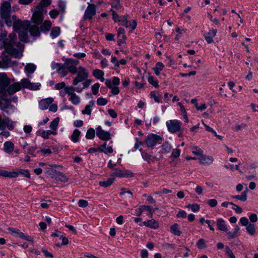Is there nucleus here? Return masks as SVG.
Wrapping results in <instances>:
<instances>
[{
	"label": "nucleus",
	"instance_id": "nucleus-1",
	"mask_svg": "<svg viewBox=\"0 0 258 258\" xmlns=\"http://www.w3.org/2000/svg\"><path fill=\"white\" fill-rule=\"evenodd\" d=\"M16 35L14 33L9 34L8 38L3 41L5 49L8 53L15 57H20L22 55L24 46L20 43H16Z\"/></svg>",
	"mask_w": 258,
	"mask_h": 258
},
{
	"label": "nucleus",
	"instance_id": "nucleus-2",
	"mask_svg": "<svg viewBox=\"0 0 258 258\" xmlns=\"http://www.w3.org/2000/svg\"><path fill=\"white\" fill-rule=\"evenodd\" d=\"M13 26L15 31L19 33V39L23 42H27L28 39V29L30 26L29 21H22L16 19L15 16H13Z\"/></svg>",
	"mask_w": 258,
	"mask_h": 258
},
{
	"label": "nucleus",
	"instance_id": "nucleus-3",
	"mask_svg": "<svg viewBox=\"0 0 258 258\" xmlns=\"http://www.w3.org/2000/svg\"><path fill=\"white\" fill-rule=\"evenodd\" d=\"M11 6L8 2H4L1 7V17L5 20V23L8 26L12 24V21L11 19Z\"/></svg>",
	"mask_w": 258,
	"mask_h": 258
},
{
	"label": "nucleus",
	"instance_id": "nucleus-4",
	"mask_svg": "<svg viewBox=\"0 0 258 258\" xmlns=\"http://www.w3.org/2000/svg\"><path fill=\"white\" fill-rule=\"evenodd\" d=\"M111 175L112 177H132L134 176V174L127 170H122L118 168H116L111 172Z\"/></svg>",
	"mask_w": 258,
	"mask_h": 258
},
{
	"label": "nucleus",
	"instance_id": "nucleus-5",
	"mask_svg": "<svg viewBox=\"0 0 258 258\" xmlns=\"http://www.w3.org/2000/svg\"><path fill=\"white\" fill-rule=\"evenodd\" d=\"M10 84V79L5 73H0V94L4 93L6 91L7 87Z\"/></svg>",
	"mask_w": 258,
	"mask_h": 258
},
{
	"label": "nucleus",
	"instance_id": "nucleus-6",
	"mask_svg": "<svg viewBox=\"0 0 258 258\" xmlns=\"http://www.w3.org/2000/svg\"><path fill=\"white\" fill-rule=\"evenodd\" d=\"M88 77V73L83 67H79L77 76L73 80V84L77 85L79 82L84 81Z\"/></svg>",
	"mask_w": 258,
	"mask_h": 258
},
{
	"label": "nucleus",
	"instance_id": "nucleus-7",
	"mask_svg": "<svg viewBox=\"0 0 258 258\" xmlns=\"http://www.w3.org/2000/svg\"><path fill=\"white\" fill-rule=\"evenodd\" d=\"M166 125L168 131L172 133L180 131L181 127L180 122L177 120H170L166 122Z\"/></svg>",
	"mask_w": 258,
	"mask_h": 258
},
{
	"label": "nucleus",
	"instance_id": "nucleus-8",
	"mask_svg": "<svg viewBox=\"0 0 258 258\" xmlns=\"http://www.w3.org/2000/svg\"><path fill=\"white\" fill-rule=\"evenodd\" d=\"M161 140L162 138L160 136L155 134H150L147 136L146 143L148 147H153Z\"/></svg>",
	"mask_w": 258,
	"mask_h": 258
},
{
	"label": "nucleus",
	"instance_id": "nucleus-9",
	"mask_svg": "<svg viewBox=\"0 0 258 258\" xmlns=\"http://www.w3.org/2000/svg\"><path fill=\"white\" fill-rule=\"evenodd\" d=\"M21 86L22 88H27L31 90H37L40 86L39 83H32L27 79H23L21 80Z\"/></svg>",
	"mask_w": 258,
	"mask_h": 258
},
{
	"label": "nucleus",
	"instance_id": "nucleus-10",
	"mask_svg": "<svg viewBox=\"0 0 258 258\" xmlns=\"http://www.w3.org/2000/svg\"><path fill=\"white\" fill-rule=\"evenodd\" d=\"M43 19V15L42 11L38 10L35 11L32 17L31 20L35 24H40Z\"/></svg>",
	"mask_w": 258,
	"mask_h": 258
},
{
	"label": "nucleus",
	"instance_id": "nucleus-11",
	"mask_svg": "<svg viewBox=\"0 0 258 258\" xmlns=\"http://www.w3.org/2000/svg\"><path fill=\"white\" fill-rule=\"evenodd\" d=\"M96 13L95 6L93 4H89V6L85 11L84 15L85 19H91L92 16L95 15Z\"/></svg>",
	"mask_w": 258,
	"mask_h": 258
},
{
	"label": "nucleus",
	"instance_id": "nucleus-12",
	"mask_svg": "<svg viewBox=\"0 0 258 258\" xmlns=\"http://www.w3.org/2000/svg\"><path fill=\"white\" fill-rule=\"evenodd\" d=\"M7 87L8 88L6 91L10 95H13L17 91H20L22 88L21 85L19 82H15Z\"/></svg>",
	"mask_w": 258,
	"mask_h": 258
},
{
	"label": "nucleus",
	"instance_id": "nucleus-13",
	"mask_svg": "<svg viewBox=\"0 0 258 258\" xmlns=\"http://www.w3.org/2000/svg\"><path fill=\"white\" fill-rule=\"evenodd\" d=\"M96 135L102 140L107 141L110 138V133L103 131L100 126L97 128Z\"/></svg>",
	"mask_w": 258,
	"mask_h": 258
},
{
	"label": "nucleus",
	"instance_id": "nucleus-14",
	"mask_svg": "<svg viewBox=\"0 0 258 258\" xmlns=\"http://www.w3.org/2000/svg\"><path fill=\"white\" fill-rule=\"evenodd\" d=\"M118 21L121 22L122 23L123 25L125 26V27L128 28L131 27L132 30H134L136 29L137 23L136 20H134L132 22L133 25L131 24H128V22L127 21V18L126 16H123L120 17V19H118Z\"/></svg>",
	"mask_w": 258,
	"mask_h": 258
},
{
	"label": "nucleus",
	"instance_id": "nucleus-15",
	"mask_svg": "<svg viewBox=\"0 0 258 258\" xmlns=\"http://www.w3.org/2000/svg\"><path fill=\"white\" fill-rule=\"evenodd\" d=\"M217 30L212 29L210 30L207 33L204 35V37L208 43L213 42V38L216 35Z\"/></svg>",
	"mask_w": 258,
	"mask_h": 258
},
{
	"label": "nucleus",
	"instance_id": "nucleus-16",
	"mask_svg": "<svg viewBox=\"0 0 258 258\" xmlns=\"http://www.w3.org/2000/svg\"><path fill=\"white\" fill-rule=\"evenodd\" d=\"M53 101L51 98H48L45 99H42L39 102V107L41 110L46 109Z\"/></svg>",
	"mask_w": 258,
	"mask_h": 258
},
{
	"label": "nucleus",
	"instance_id": "nucleus-17",
	"mask_svg": "<svg viewBox=\"0 0 258 258\" xmlns=\"http://www.w3.org/2000/svg\"><path fill=\"white\" fill-rule=\"evenodd\" d=\"M143 225L149 227L151 228L157 229L159 226V223L155 219H151L147 221H145L142 223Z\"/></svg>",
	"mask_w": 258,
	"mask_h": 258
},
{
	"label": "nucleus",
	"instance_id": "nucleus-18",
	"mask_svg": "<svg viewBox=\"0 0 258 258\" xmlns=\"http://www.w3.org/2000/svg\"><path fill=\"white\" fill-rule=\"evenodd\" d=\"M38 25L35 24L29 26V32L31 35L33 36H39L40 31L38 26Z\"/></svg>",
	"mask_w": 258,
	"mask_h": 258
},
{
	"label": "nucleus",
	"instance_id": "nucleus-19",
	"mask_svg": "<svg viewBox=\"0 0 258 258\" xmlns=\"http://www.w3.org/2000/svg\"><path fill=\"white\" fill-rule=\"evenodd\" d=\"M217 225L219 230L227 232L228 228L225 224V222L222 219H219L217 221Z\"/></svg>",
	"mask_w": 258,
	"mask_h": 258
},
{
	"label": "nucleus",
	"instance_id": "nucleus-20",
	"mask_svg": "<svg viewBox=\"0 0 258 258\" xmlns=\"http://www.w3.org/2000/svg\"><path fill=\"white\" fill-rule=\"evenodd\" d=\"M200 161V163L202 164H205L206 163H208V161H211L212 162L213 160L212 157H207L206 155H204L203 152L199 156L198 158Z\"/></svg>",
	"mask_w": 258,
	"mask_h": 258
},
{
	"label": "nucleus",
	"instance_id": "nucleus-21",
	"mask_svg": "<svg viewBox=\"0 0 258 258\" xmlns=\"http://www.w3.org/2000/svg\"><path fill=\"white\" fill-rule=\"evenodd\" d=\"M106 147V143H104L103 145L98 146V151L101 152H103L105 154L112 153L113 152V150L111 147H107V151H105V149Z\"/></svg>",
	"mask_w": 258,
	"mask_h": 258
},
{
	"label": "nucleus",
	"instance_id": "nucleus-22",
	"mask_svg": "<svg viewBox=\"0 0 258 258\" xmlns=\"http://www.w3.org/2000/svg\"><path fill=\"white\" fill-rule=\"evenodd\" d=\"M19 175V172L18 171H15L12 172H8L6 170H3V176L5 177H11V178H15L18 177Z\"/></svg>",
	"mask_w": 258,
	"mask_h": 258
},
{
	"label": "nucleus",
	"instance_id": "nucleus-23",
	"mask_svg": "<svg viewBox=\"0 0 258 258\" xmlns=\"http://www.w3.org/2000/svg\"><path fill=\"white\" fill-rule=\"evenodd\" d=\"M14 145L11 142H6L4 144V150L7 153H11L14 150Z\"/></svg>",
	"mask_w": 258,
	"mask_h": 258
},
{
	"label": "nucleus",
	"instance_id": "nucleus-24",
	"mask_svg": "<svg viewBox=\"0 0 258 258\" xmlns=\"http://www.w3.org/2000/svg\"><path fill=\"white\" fill-rule=\"evenodd\" d=\"M114 180V177L110 178L108 179V180L107 181H99V184L101 186L107 187L110 186L113 183Z\"/></svg>",
	"mask_w": 258,
	"mask_h": 258
},
{
	"label": "nucleus",
	"instance_id": "nucleus-25",
	"mask_svg": "<svg viewBox=\"0 0 258 258\" xmlns=\"http://www.w3.org/2000/svg\"><path fill=\"white\" fill-rule=\"evenodd\" d=\"M164 66L163 63L158 62L156 63L155 67L153 68L156 75H159L160 72L163 70Z\"/></svg>",
	"mask_w": 258,
	"mask_h": 258
},
{
	"label": "nucleus",
	"instance_id": "nucleus-26",
	"mask_svg": "<svg viewBox=\"0 0 258 258\" xmlns=\"http://www.w3.org/2000/svg\"><path fill=\"white\" fill-rule=\"evenodd\" d=\"M51 26V23L50 21L46 20L40 26L41 31H47L49 30Z\"/></svg>",
	"mask_w": 258,
	"mask_h": 258
},
{
	"label": "nucleus",
	"instance_id": "nucleus-27",
	"mask_svg": "<svg viewBox=\"0 0 258 258\" xmlns=\"http://www.w3.org/2000/svg\"><path fill=\"white\" fill-rule=\"evenodd\" d=\"M79 63V61L77 60H75L71 58H67L65 60V62L64 63V66L69 67V66H77Z\"/></svg>",
	"mask_w": 258,
	"mask_h": 258
},
{
	"label": "nucleus",
	"instance_id": "nucleus-28",
	"mask_svg": "<svg viewBox=\"0 0 258 258\" xmlns=\"http://www.w3.org/2000/svg\"><path fill=\"white\" fill-rule=\"evenodd\" d=\"M171 232L174 235L179 236L181 232L178 229V225L176 223L172 225L170 227Z\"/></svg>",
	"mask_w": 258,
	"mask_h": 258
},
{
	"label": "nucleus",
	"instance_id": "nucleus-29",
	"mask_svg": "<svg viewBox=\"0 0 258 258\" xmlns=\"http://www.w3.org/2000/svg\"><path fill=\"white\" fill-rule=\"evenodd\" d=\"M56 179L62 182H67L69 181V178L64 174L60 172H57Z\"/></svg>",
	"mask_w": 258,
	"mask_h": 258
},
{
	"label": "nucleus",
	"instance_id": "nucleus-30",
	"mask_svg": "<svg viewBox=\"0 0 258 258\" xmlns=\"http://www.w3.org/2000/svg\"><path fill=\"white\" fill-rule=\"evenodd\" d=\"M94 102L91 101L90 102V104L86 106L85 109L82 111V113L83 114L90 115L91 112V107L94 105Z\"/></svg>",
	"mask_w": 258,
	"mask_h": 258
},
{
	"label": "nucleus",
	"instance_id": "nucleus-31",
	"mask_svg": "<svg viewBox=\"0 0 258 258\" xmlns=\"http://www.w3.org/2000/svg\"><path fill=\"white\" fill-rule=\"evenodd\" d=\"M18 236L22 239H25L29 242H32V243L34 242L33 238L29 235H27L25 234L24 233L22 232H20Z\"/></svg>",
	"mask_w": 258,
	"mask_h": 258
},
{
	"label": "nucleus",
	"instance_id": "nucleus-32",
	"mask_svg": "<svg viewBox=\"0 0 258 258\" xmlns=\"http://www.w3.org/2000/svg\"><path fill=\"white\" fill-rule=\"evenodd\" d=\"M9 120L8 118L2 119L0 116V130H4L8 126Z\"/></svg>",
	"mask_w": 258,
	"mask_h": 258
},
{
	"label": "nucleus",
	"instance_id": "nucleus-33",
	"mask_svg": "<svg viewBox=\"0 0 258 258\" xmlns=\"http://www.w3.org/2000/svg\"><path fill=\"white\" fill-rule=\"evenodd\" d=\"M246 190H247V189ZM246 191H244L241 193V195L234 196L232 198L244 202L247 199Z\"/></svg>",
	"mask_w": 258,
	"mask_h": 258
},
{
	"label": "nucleus",
	"instance_id": "nucleus-34",
	"mask_svg": "<svg viewBox=\"0 0 258 258\" xmlns=\"http://www.w3.org/2000/svg\"><path fill=\"white\" fill-rule=\"evenodd\" d=\"M67 68L64 66V64H62L61 68H59L57 70L58 73L60 74L62 77H64L67 75L68 71Z\"/></svg>",
	"mask_w": 258,
	"mask_h": 258
},
{
	"label": "nucleus",
	"instance_id": "nucleus-35",
	"mask_svg": "<svg viewBox=\"0 0 258 258\" xmlns=\"http://www.w3.org/2000/svg\"><path fill=\"white\" fill-rule=\"evenodd\" d=\"M81 132L78 130H75L73 135H72L71 138L73 141L77 142L79 140V137L80 135Z\"/></svg>",
	"mask_w": 258,
	"mask_h": 258
},
{
	"label": "nucleus",
	"instance_id": "nucleus-36",
	"mask_svg": "<svg viewBox=\"0 0 258 258\" xmlns=\"http://www.w3.org/2000/svg\"><path fill=\"white\" fill-rule=\"evenodd\" d=\"M51 3V0H41L39 4L37 6V8L39 9L43 7H47Z\"/></svg>",
	"mask_w": 258,
	"mask_h": 258
},
{
	"label": "nucleus",
	"instance_id": "nucleus-37",
	"mask_svg": "<svg viewBox=\"0 0 258 258\" xmlns=\"http://www.w3.org/2000/svg\"><path fill=\"white\" fill-rule=\"evenodd\" d=\"M25 69L28 73H32L35 70L36 66L34 64L28 63L26 66Z\"/></svg>",
	"mask_w": 258,
	"mask_h": 258
},
{
	"label": "nucleus",
	"instance_id": "nucleus-38",
	"mask_svg": "<svg viewBox=\"0 0 258 258\" xmlns=\"http://www.w3.org/2000/svg\"><path fill=\"white\" fill-rule=\"evenodd\" d=\"M142 156L144 160L146 161L149 164H150L151 161L152 160L153 158H154V157H152L151 155L146 152H142Z\"/></svg>",
	"mask_w": 258,
	"mask_h": 258
},
{
	"label": "nucleus",
	"instance_id": "nucleus-39",
	"mask_svg": "<svg viewBox=\"0 0 258 258\" xmlns=\"http://www.w3.org/2000/svg\"><path fill=\"white\" fill-rule=\"evenodd\" d=\"M60 33V28L58 27L52 28L50 35L53 37H55L58 36Z\"/></svg>",
	"mask_w": 258,
	"mask_h": 258
},
{
	"label": "nucleus",
	"instance_id": "nucleus-40",
	"mask_svg": "<svg viewBox=\"0 0 258 258\" xmlns=\"http://www.w3.org/2000/svg\"><path fill=\"white\" fill-rule=\"evenodd\" d=\"M246 230L251 235H253L255 233L254 225L252 224H249L246 227Z\"/></svg>",
	"mask_w": 258,
	"mask_h": 258
},
{
	"label": "nucleus",
	"instance_id": "nucleus-41",
	"mask_svg": "<svg viewBox=\"0 0 258 258\" xmlns=\"http://www.w3.org/2000/svg\"><path fill=\"white\" fill-rule=\"evenodd\" d=\"M93 74L95 78L99 79V78H102V76L104 75V73L100 70L96 69L93 71Z\"/></svg>",
	"mask_w": 258,
	"mask_h": 258
},
{
	"label": "nucleus",
	"instance_id": "nucleus-42",
	"mask_svg": "<svg viewBox=\"0 0 258 258\" xmlns=\"http://www.w3.org/2000/svg\"><path fill=\"white\" fill-rule=\"evenodd\" d=\"M70 100L74 104H77L80 102V98L77 96L75 93H72L71 96Z\"/></svg>",
	"mask_w": 258,
	"mask_h": 258
},
{
	"label": "nucleus",
	"instance_id": "nucleus-43",
	"mask_svg": "<svg viewBox=\"0 0 258 258\" xmlns=\"http://www.w3.org/2000/svg\"><path fill=\"white\" fill-rule=\"evenodd\" d=\"M91 82V81L90 80H86L82 84V85H83V87H81L80 88L79 87H77V89H76L77 91L79 92H81L83 89L88 87L90 85Z\"/></svg>",
	"mask_w": 258,
	"mask_h": 258
},
{
	"label": "nucleus",
	"instance_id": "nucleus-44",
	"mask_svg": "<svg viewBox=\"0 0 258 258\" xmlns=\"http://www.w3.org/2000/svg\"><path fill=\"white\" fill-rule=\"evenodd\" d=\"M95 136V131L94 129L90 128H89L86 134V137L88 139H92Z\"/></svg>",
	"mask_w": 258,
	"mask_h": 258
},
{
	"label": "nucleus",
	"instance_id": "nucleus-45",
	"mask_svg": "<svg viewBox=\"0 0 258 258\" xmlns=\"http://www.w3.org/2000/svg\"><path fill=\"white\" fill-rule=\"evenodd\" d=\"M192 149V153L194 154L198 155L199 156L200 155H201V154L203 152V151L201 149L199 148L197 146L193 147Z\"/></svg>",
	"mask_w": 258,
	"mask_h": 258
},
{
	"label": "nucleus",
	"instance_id": "nucleus-46",
	"mask_svg": "<svg viewBox=\"0 0 258 258\" xmlns=\"http://www.w3.org/2000/svg\"><path fill=\"white\" fill-rule=\"evenodd\" d=\"M197 246L200 249L206 248V245L205 240L203 238L200 239L197 242Z\"/></svg>",
	"mask_w": 258,
	"mask_h": 258
},
{
	"label": "nucleus",
	"instance_id": "nucleus-47",
	"mask_svg": "<svg viewBox=\"0 0 258 258\" xmlns=\"http://www.w3.org/2000/svg\"><path fill=\"white\" fill-rule=\"evenodd\" d=\"M162 149L166 152H169L171 149V146L170 145V144L167 142H165L162 145Z\"/></svg>",
	"mask_w": 258,
	"mask_h": 258
},
{
	"label": "nucleus",
	"instance_id": "nucleus-48",
	"mask_svg": "<svg viewBox=\"0 0 258 258\" xmlns=\"http://www.w3.org/2000/svg\"><path fill=\"white\" fill-rule=\"evenodd\" d=\"M17 171L18 172H19V174L24 175L27 178H30V173L28 170L20 169Z\"/></svg>",
	"mask_w": 258,
	"mask_h": 258
},
{
	"label": "nucleus",
	"instance_id": "nucleus-49",
	"mask_svg": "<svg viewBox=\"0 0 258 258\" xmlns=\"http://www.w3.org/2000/svg\"><path fill=\"white\" fill-rule=\"evenodd\" d=\"M58 124V118L54 119L50 124V128L53 130H56L57 125Z\"/></svg>",
	"mask_w": 258,
	"mask_h": 258
},
{
	"label": "nucleus",
	"instance_id": "nucleus-50",
	"mask_svg": "<svg viewBox=\"0 0 258 258\" xmlns=\"http://www.w3.org/2000/svg\"><path fill=\"white\" fill-rule=\"evenodd\" d=\"M191 207V210L194 212H198L200 210V206L198 204H189L186 206V208Z\"/></svg>",
	"mask_w": 258,
	"mask_h": 258
},
{
	"label": "nucleus",
	"instance_id": "nucleus-51",
	"mask_svg": "<svg viewBox=\"0 0 258 258\" xmlns=\"http://www.w3.org/2000/svg\"><path fill=\"white\" fill-rule=\"evenodd\" d=\"M89 205L88 201L84 200H80L78 202V205L81 208L87 207Z\"/></svg>",
	"mask_w": 258,
	"mask_h": 258
},
{
	"label": "nucleus",
	"instance_id": "nucleus-52",
	"mask_svg": "<svg viewBox=\"0 0 258 258\" xmlns=\"http://www.w3.org/2000/svg\"><path fill=\"white\" fill-rule=\"evenodd\" d=\"M207 204L211 207H215L217 206L218 202L216 199H211L207 201Z\"/></svg>",
	"mask_w": 258,
	"mask_h": 258
},
{
	"label": "nucleus",
	"instance_id": "nucleus-53",
	"mask_svg": "<svg viewBox=\"0 0 258 258\" xmlns=\"http://www.w3.org/2000/svg\"><path fill=\"white\" fill-rule=\"evenodd\" d=\"M142 208H143L144 210H147V212H149V216L151 218L152 217L153 214L154 212V210H153L149 206H143Z\"/></svg>",
	"mask_w": 258,
	"mask_h": 258
},
{
	"label": "nucleus",
	"instance_id": "nucleus-54",
	"mask_svg": "<svg viewBox=\"0 0 258 258\" xmlns=\"http://www.w3.org/2000/svg\"><path fill=\"white\" fill-rule=\"evenodd\" d=\"M180 154V151L179 149L176 148L173 149L172 152L171 156L174 158L178 157Z\"/></svg>",
	"mask_w": 258,
	"mask_h": 258
},
{
	"label": "nucleus",
	"instance_id": "nucleus-55",
	"mask_svg": "<svg viewBox=\"0 0 258 258\" xmlns=\"http://www.w3.org/2000/svg\"><path fill=\"white\" fill-rule=\"evenodd\" d=\"M107 102L108 101L106 99L102 98V97H100V98H98L97 100V103L99 105H101V106L106 105L107 104Z\"/></svg>",
	"mask_w": 258,
	"mask_h": 258
},
{
	"label": "nucleus",
	"instance_id": "nucleus-56",
	"mask_svg": "<svg viewBox=\"0 0 258 258\" xmlns=\"http://www.w3.org/2000/svg\"><path fill=\"white\" fill-rule=\"evenodd\" d=\"M148 82L155 87H158V83L157 81L154 80L153 77L150 76L148 78Z\"/></svg>",
	"mask_w": 258,
	"mask_h": 258
},
{
	"label": "nucleus",
	"instance_id": "nucleus-57",
	"mask_svg": "<svg viewBox=\"0 0 258 258\" xmlns=\"http://www.w3.org/2000/svg\"><path fill=\"white\" fill-rule=\"evenodd\" d=\"M100 85L98 83H96L92 86V93L94 95H96L98 93Z\"/></svg>",
	"mask_w": 258,
	"mask_h": 258
},
{
	"label": "nucleus",
	"instance_id": "nucleus-58",
	"mask_svg": "<svg viewBox=\"0 0 258 258\" xmlns=\"http://www.w3.org/2000/svg\"><path fill=\"white\" fill-rule=\"evenodd\" d=\"M111 6L112 7L115 8L117 9H119L121 7L120 2L119 0H113Z\"/></svg>",
	"mask_w": 258,
	"mask_h": 258
},
{
	"label": "nucleus",
	"instance_id": "nucleus-59",
	"mask_svg": "<svg viewBox=\"0 0 258 258\" xmlns=\"http://www.w3.org/2000/svg\"><path fill=\"white\" fill-rule=\"evenodd\" d=\"M76 66L67 67L68 71L72 74H75L77 72V69Z\"/></svg>",
	"mask_w": 258,
	"mask_h": 258
},
{
	"label": "nucleus",
	"instance_id": "nucleus-60",
	"mask_svg": "<svg viewBox=\"0 0 258 258\" xmlns=\"http://www.w3.org/2000/svg\"><path fill=\"white\" fill-rule=\"evenodd\" d=\"M225 249L226 253L230 258H235L234 254L233 253L232 250L228 246H226Z\"/></svg>",
	"mask_w": 258,
	"mask_h": 258
},
{
	"label": "nucleus",
	"instance_id": "nucleus-61",
	"mask_svg": "<svg viewBox=\"0 0 258 258\" xmlns=\"http://www.w3.org/2000/svg\"><path fill=\"white\" fill-rule=\"evenodd\" d=\"M65 91L66 93L70 95H72V93H74L73 92L75 91L74 88L73 87H66L64 88Z\"/></svg>",
	"mask_w": 258,
	"mask_h": 258
},
{
	"label": "nucleus",
	"instance_id": "nucleus-62",
	"mask_svg": "<svg viewBox=\"0 0 258 258\" xmlns=\"http://www.w3.org/2000/svg\"><path fill=\"white\" fill-rule=\"evenodd\" d=\"M156 93H156L155 92H152L151 94V96H152V97L154 98L156 102H159L161 98V96H157Z\"/></svg>",
	"mask_w": 258,
	"mask_h": 258
},
{
	"label": "nucleus",
	"instance_id": "nucleus-63",
	"mask_svg": "<svg viewBox=\"0 0 258 258\" xmlns=\"http://www.w3.org/2000/svg\"><path fill=\"white\" fill-rule=\"evenodd\" d=\"M108 112L110 116L112 117V118H116L117 117V113L115 112L114 110L112 109H109L108 110Z\"/></svg>",
	"mask_w": 258,
	"mask_h": 258
},
{
	"label": "nucleus",
	"instance_id": "nucleus-64",
	"mask_svg": "<svg viewBox=\"0 0 258 258\" xmlns=\"http://www.w3.org/2000/svg\"><path fill=\"white\" fill-rule=\"evenodd\" d=\"M240 222L243 226H247L248 225V219L245 217H242L240 219Z\"/></svg>",
	"mask_w": 258,
	"mask_h": 258
}]
</instances>
